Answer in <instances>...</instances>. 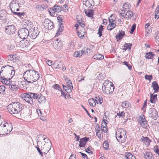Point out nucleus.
<instances>
[{
  "label": "nucleus",
  "instance_id": "obj_1",
  "mask_svg": "<svg viewBox=\"0 0 159 159\" xmlns=\"http://www.w3.org/2000/svg\"><path fill=\"white\" fill-rule=\"evenodd\" d=\"M23 77L28 83H33L39 79L40 76L38 71L29 70L24 73Z\"/></svg>",
  "mask_w": 159,
  "mask_h": 159
},
{
  "label": "nucleus",
  "instance_id": "obj_2",
  "mask_svg": "<svg viewBox=\"0 0 159 159\" xmlns=\"http://www.w3.org/2000/svg\"><path fill=\"white\" fill-rule=\"evenodd\" d=\"M23 107L22 104L20 102H14L9 104L7 108L11 114L16 115L19 114L21 111Z\"/></svg>",
  "mask_w": 159,
  "mask_h": 159
},
{
  "label": "nucleus",
  "instance_id": "obj_3",
  "mask_svg": "<svg viewBox=\"0 0 159 159\" xmlns=\"http://www.w3.org/2000/svg\"><path fill=\"white\" fill-rule=\"evenodd\" d=\"M126 130L123 128H119L116 131V137L117 141L120 143L125 142L127 138Z\"/></svg>",
  "mask_w": 159,
  "mask_h": 159
},
{
  "label": "nucleus",
  "instance_id": "obj_4",
  "mask_svg": "<svg viewBox=\"0 0 159 159\" xmlns=\"http://www.w3.org/2000/svg\"><path fill=\"white\" fill-rule=\"evenodd\" d=\"M39 95L37 93L28 92V93H24L22 95V98H24V100L30 104L31 105L33 103V99H37Z\"/></svg>",
  "mask_w": 159,
  "mask_h": 159
},
{
  "label": "nucleus",
  "instance_id": "obj_5",
  "mask_svg": "<svg viewBox=\"0 0 159 159\" xmlns=\"http://www.w3.org/2000/svg\"><path fill=\"white\" fill-rule=\"evenodd\" d=\"M18 35L22 39H25L29 35V32L26 28L20 29L18 32Z\"/></svg>",
  "mask_w": 159,
  "mask_h": 159
},
{
  "label": "nucleus",
  "instance_id": "obj_6",
  "mask_svg": "<svg viewBox=\"0 0 159 159\" xmlns=\"http://www.w3.org/2000/svg\"><path fill=\"white\" fill-rule=\"evenodd\" d=\"M45 143L43 145V147L41 146V150L43 151V153L46 154L50 150L52 145L50 140L48 139L47 142H45Z\"/></svg>",
  "mask_w": 159,
  "mask_h": 159
},
{
  "label": "nucleus",
  "instance_id": "obj_7",
  "mask_svg": "<svg viewBox=\"0 0 159 159\" xmlns=\"http://www.w3.org/2000/svg\"><path fill=\"white\" fill-rule=\"evenodd\" d=\"M148 116L152 119L156 120L158 116V112L155 108H151L149 110Z\"/></svg>",
  "mask_w": 159,
  "mask_h": 159
},
{
  "label": "nucleus",
  "instance_id": "obj_8",
  "mask_svg": "<svg viewBox=\"0 0 159 159\" xmlns=\"http://www.w3.org/2000/svg\"><path fill=\"white\" fill-rule=\"evenodd\" d=\"M10 66L9 65H6L2 67L0 72V75L1 76H2L4 77L7 76L8 74H9Z\"/></svg>",
  "mask_w": 159,
  "mask_h": 159
},
{
  "label": "nucleus",
  "instance_id": "obj_9",
  "mask_svg": "<svg viewBox=\"0 0 159 159\" xmlns=\"http://www.w3.org/2000/svg\"><path fill=\"white\" fill-rule=\"evenodd\" d=\"M30 37L32 39H35L39 35L40 31L37 27H34L30 29Z\"/></svg>",
  "mask_w": 159,
  "mask_h": 159
},
{
  "label": "nucleus",
  "instance_id": "obj_10",
  "mask_svg": "<svg viewBox=\"0 0 159 159\" xmlns=\"http://www.w3.org/2000/svg\"><path fill=\"white\" fill-rule=\"evenodd\" d=\"M138 122L141 126L144 128H146L148 125L147 121L146 120L144 116L143 115H142L139 116Z\"/></svg>",
  "mask_w": 159,
  "mask_h": 159
},
{
  "label": "nucleus",
  "instance_id": "obj_11",
  "mask_svg": "<svg viewBox=\"0 0 159 159\" xmlns=\"http://www.w3.org/2000/svg\"><path fill=\"white\" fill-rule=\"evenodd\" d=\"M5 31L7 34H11L15 33L16 27L13 25H7L5 29Z\"/></svg>",
  "mask_w": 159,
  "mask_h": 159
},
{
  "label": "nucleus",
  "instance_id": "obj_12",
  "mask_svg": "<svg viewBox=\"0 0 159 159\" xmlns=\"http://www.w3.org/2000/svg\"><path fill=\"white\" fill-rule=\"evenodd\" d=\"M43 25L46 29L52 30L53 27V23L50 20L47 19L44 22Z\"/></svg>",
  "mask_w": 159,
  "mask_h": 159
},
{
  "label": "nucleus",
  "instance_id": "obj_13",
  "mask_svg": "<svg viewBox=\"0 0 159 159\" xmlns=\"http://www.w3.org/2000/svg\"><path fill=\"white\" fill-rule=\"evenodd\" d=\"M11 129H8L2 127V124L0 125V135H4L10 132L12 129V126L11 125Z\"/></svg>",
  "mask_w": 159,
  "mask_h": 159
},
{
  "label": "nucleus",
  "instance_id": "obj_14",
  "mask_svg": "<svg viewBox=\"0 0 159 159\" xmlns=\"http://www.w3.org/2000/svg\"><path fill=\"white\" fill-rule=\"evenodd\" d=\"M104 89H103V87H102V90L103 91V92L105 93H106L107 94H109L110 93H112L114 91V90L112 88H111L109 84L107 85H104Z\"/></svg>",
  "mask_w": 159,
  "mask_h": 159
},
{
  "label": "nucleus",
  "instance_id": "obj_15",
  "mask_svg": "<svg viewBox=\"0 0 159 159\" xmlns=\"http://www.w3.org/2000/svg\"><path fill=\"white\" fill-rule=\"evenodd\" d=\"M89 140V138L85 137L80 139L79 146L80 148L84 147L87 142Z\"/></svg>",
  "mask_w": 159,
  "mask_h": 159
},
{
  "label": "nucleus",
  "instance_id": "obj_16",
  "mask_svg": "<svg viewBox=\"0 0 159 159\" xmlns=\"http://www.w3.org/2000/svg\"><path fill=\"white\" fill-rule=\"evenodd\" d=\"M0 80L3 84L9 86V85L12 84L10 78L8 79L7 78H5L4 76H1L0 77Z\"/></svg>",
  "mask_w": 159,
  "mask_h": 159
},
{
  "label": "nucleus",
  "instance_id": "obj_17",
  "mask_svg": "<svg viewBox=\"0 0 159 159\" xmlns=\"http://www.w3.org/2000/svg\"><path fill=\"white\" fill-rule=\"evenodd\" d=\"M140 141L143 142L147 146L149 145L151 141L149 138L147 137H144L142 136L140 139Z\"/></svg>",
  "mask_w": 159,
  "mask_h": 159
},
{
  "label": "nucleus",
  "instance_id": "obj_18",
  "mask_svg": "<svg viewBox=\"0 0 159 159\" xmlns=\"http://www.w3.org/2000/svg\"><path fill=\"white\" fill-rule=\"evenodd\" d=\"M125 35V32L123 30L119 31V33L116 36V38L117 39V41L118 42L119 40H121L123 37Z\"/></svg>",
  "mask_w": 159,
  "mask_h": 159
},
{
  "label": "nucleus",
  "instance_id": "obj_19",
  "mask_svg": "<svg viewBox=\"0 0 159 159\" xmlns=\"http://www.w3.org/2000/svg\"><path fill=\"white\" fill-rule=\"evenodd\" d=\"M62 66V63L60 61H55L52 64V68L55 69H59Z\"/></svg>",
  "mask_w": 159,
  "mask_h": 159
},
{
  "label": "nucleus",
  "instance_id": "obj_20",
  "mask_svg": "<svg viewBox=\"0 0 159 159\" xmlns=\"http://www.w3.org/2000/svg\"><path fill=\"white\" fill-rule=\"evenodd\" d=\"M20 46L22 48H23L29 46L30 45V43L29 42V41L28 40L25 41L22 40L20 42Z\"/></svg>",
  "mask_w": 159,
  "mask_h": 159
},
{
  "label": "nucleus",
  "instance_id": "obj_21",
  "mask_svg": "<svg viewBox=\"0 0 159 159\" xmlns=\"http://www.w3.org/2000/svg\"><path fill=\"white\" fill-rule=\"evenodd\" d=\"M152 87L154 90V93L158 92L159 91V86L157 83L155 81L152 82Z\"/></svg>",
  "mask_w": 159,
  "mask_h": 159
},
{
  "label": "nucleus",
  "instance_id": "obj_22",
  "mask_svg": "<svg viewBox=\"0 0 159 159\" xmlns=\"http://www.w3.org/2000/svg\"><path fill=\"white\" fill-rule=\"evenodd\" d=\"M38 101L39 103L43 104L46 101V98L45 97L41 94H39L38 97L37 98Z\"/></svg>",
  "mask_w": 159,
  "mask_h": 159
},
{
  "label": "nucleus",
  "instance_id": "obj_23",
  "mask_svg": "<svg viewBox=\"0 0 159 159\" xmlns=\"http://www.w3.org/2000/svg\"><path fill=\"white\" fill-rule=\"evenodd\" d=\"M94 10L93 9H87L84 10L85 14L88 17H92L93 16Z\"/></svg>",
  "mask_w": 159,
  "mask_h": 159
},
{
  "label": "nucleus",
  "instance_id": "obj_24",
  "mask_svg": "<svg viewBox=\"0 0 159 159\" xmlns=\"http://www.w3.org/2000/svg\"><path fill=\"white\" fill-rule=\"evenodd\" d=\"M155 55L154 54H153L152 52H148L146 53L145 57L146 58L148 59H152Z\"/></svg>",
  "mask_w": 159,
  "mask_h": 159
},
{
  "label": "nucleus",
  "instance_id": "obj_25",
  "mask_svg": "<svg viewBox=\"0 0 159 159\" xmlns=\"http://www.w3.org/2000/svg\"><path fill=\"white\" fill-rule=\"evenodd\" d=\"M157 94L153 95V94H152L150 95V102L152 103H155L157 101Z\"/></svg>",
  "mask_w": 159,
  "mask_h": 159
},
{
  "label": "nucleus",
  "instance_id": "obj_26",
  "mask_svg": "<svg viewBox=\"0 0 159 159\" xmlns=\"http://www.w3.org/2000/svg\"><path fill=\"white\" fill-rule=\"evenodd\" d=\"M122 107L125 108H131V105L127 101H124L122 102Z\"/></svg>",
  "mask_w": 159,
  "mask_h": 159
},
{
  "label": "nucleus",
  "instance_id": "obj_27",
  "mask_svg": "<svg viewBox=\"0 0 159 159\" xmlns=\"http://www.w3.org/2000/svg\"><path fill=\"white\" fill-rule=\"evenodd\" d=\"M8 59L9 60L16 61L18 60V57L17 55H9L8 56Z\"/></svg>",
  "mask_w": 159,
  "mask_h": 159
},
{
  "label": "nucleus",
  "instance_id": "obj_28",
  "mask_svg": "<svg viewBox=\"0 0 159 159\" xmlns=\"http://www.w3.org/2000/svg\"><path fill=\"white\" fill-rule=\"evenodd\" d=\"M125 156L127 159H135V157L129 152L126 153Z\"/></svg>",
  "mask_w": 159,
  "mask_h": 159
},
{
  "label": "nucleus",
  "instance_id": "obj_29",
  "mask_svg": "<svg viewBox=\"0 0 159 159\" xmlns=\"http://www.w3.org/2000/svg\"><path fill=\"white\" fill-rule=\"evenodd\" d=\"M9 88L14 91H16L18 89V86L14 84H11L9 85Z\"/></svg>",
  "mask_w": 159,
  "mask_h": 159
},
{
  "label": "nucleus",
  "instance_id": "obj_30",
  "mask_svg": "<svg viewBox=\"0 0 159 159\" xmlns=\"http://www.w3.org/2000/svg\"><path fill=\"white\" fill-rule=\"evenodd\" d=\"M53 9L55 11V12H60L62 10V8L60 7L59 6L57 5H55L53 7Z\"/></svg>",
  "mask_w": 159,
  "mask_h": 159
},
{
  "label": "nucleus",
  "instance_id": "obj_31",
  "mask_svg": "<svg viewBox=\"0 0 159 159\" xmlns=\"http://www.w3.org/2000/svg\"><path fill=\"white\" fill-rule=\"evenodd\" d=\"M152 155L150 152H145L144 154V157L145 159H152Z\"/></svg>",
  "mask_w": 159,
  "mask_h": 159
},
{
  "label": "nucleus",
  "instance_id": "obj_32",
  "mask_svg": "<svg viewBox=\"0 0 159 159\" xmlns=\"http://www.w3.org/2000/svg\"><path fill=\"white\" fill-rule=\"evenodd\" d=\"M93 58L96 60H102L104 58V56L100 54H96L93 56Z\"/></svg>",
  "mask_w": 159,
  "mask_h": 159
},
{
  "label": "nucleus",
  "instance_id": "obj_33",
  "mask_svg": "<svg viewBox=\"0 0 159 159\" xmlns=\"http://www.w3.org/2000/svg\"><path fill=\"white\" fill-rule=\"evenodd\" d=\"M95 101L97 104H102L103 102L102 98L101 97L96 96L95 97Z\"/></svg>",
  "mask_w": 159,
  "mask_h": 159
},
{
  "label": "nucleus",
  "instance_id": "obj_34",
  "mask_svg": "<svg viewBox=\"0 0 159 159\" xmlns=\"http://www.w3.org/2000/svg\"><path fill=\"white\" fill-rule=\"evenodd\" d=\"M93 0H87L85 1V3H84L86 6L88 7H90V6H92V4L93 3Z\"/></svg>",
  "mask_w": 159,
  "mask_h": 159
},
{
  "label": "nucleus",
  "instance_id": "obj_35",
  "mask_svg": "<svg viewBox=\"0 0 159 159\" xmlns=\"http://www.w3.org/2000/svg\"><path fill=\"white\" fill-rule=\"evenodd\" d=\"M132 45V44L131 43H125L124 45V47L125 48H123V50L125 51H126L127 49H129V50H131V47Z\"/></svg>",
  "mask_w": 159,
  "mask_h": 159
},
{
  "label": "nucleus",
  "instance_id": "obj_36",
  "mask_svg": "<svg viewBox=\"0 0 159 159\" xmlns=\"http://www.w3.org/2000/svg\"><path fill=\"white\" fill-rule=\"evenodd\" d=\"M133 15V12L132 11H129L125 14V18L129 19L131 18Z\"/></svg>",
  "mask_w": 159,
  "mask_h": 159
},
{
  "label": "nucleus",
  "instance_id": "obj_37",
  "mask_svg": "<svg viewBox=\"0 0 159 159\" xmlns=\"http://www.w3.org/2000/svg\"><path fill=\"white\" fill-rule=\"evenodd\" d=\"M116 24L115 23H111L109 24L107 27L108 30H111L116 26Z\"/></svg>",
  "mask_w": 159,
  "mask_h": 159
},
{
  "label": "nucleus",
  "instance_id": "obj_38",
  "mask_svg": "<svg viewBox=\"0 0 159 159\" xmlns=\"http://www.w3.org/2000/svg\"><path fill=\"white\" fill-rule=\"evenodd\" d=\"M89 103L90 106L94 107L96 105V103L93 98L90 99L89 100Z\"/></svg>",
  "mask_w": 159,
  "mask_h": 159
},
{
  "label": "nucleus",
  "instance_id": "obj_39",
  "mask_svg": "<svg viewBox=\"0 0 159 159\" xmlns=\"http://www.w3.org/2000/svg\"><path fill=\"white\" fill-rule=\"evenodd\" d=\"M131 7V5L128 2H126L124 3L123 8L125 10H127L130 8Z\"/></svg>",
  "mask_w": 159,
  "mask_h": 159
},
{
  "label": "nucleus",
  "instance_id": "obj_40",
  "mask_svg": "<svg viewBox=\"0 0 159 159\" xmlns=\"http://www.w3.org/2000/svg\"><path fill=\"white\" fill-rule=\"evenodd\" d=\"M82 30H81L80 31H77L78 36L81 39H82L84 36V32L83 31H82Z\"/></svg>",
  "mask_w": 159,
  "mask_h": 159
},
{
  "label": "nucleus",
  "instance_id": "obj_41",
  "mask_svg": "<svg viewBox=\"0 0 159 159\" xmlns=\"http://www.w3.org/2000/svg\"><path fill=\"white\" fill-rule=\"evenodd\" d=\"M103 146L104 148L106 150H107L109 149V144L107 140L104 141L103 144Z\"/></svg>",
  "mask_w": 159,
  "mask_h": 159
},
{
  "label": "nucleus",
  "instance_id": "obj_42",
  "mask_svg": "<svg viewBox=\"0 0 159 159\" xmlns=\"http://www.w3.org/2000/svg\"><path fill=\"white\" fill-rule=\"evenodd\" d=\"M63 29L64 27H59L58 30H57V32L56 34L55 37L58 36V35L61 34L63 30Z\"/></svg>",
  "mask_w": 159,
  "mask_h": 159
},
{
  "label": "nucleus",
  "instance_id": "obj_43",
  "mask_svg": "<svg viewBox=\"0 0 159 159\" xmlns=\"http://www.w3.org/2000/svg\"><path fill=\"white\" fill-rule=\"evenodd\" d=\"M125 113L123 111H121V112H119V113H117V115L116 116L115 118H116L117 116H118L119 117H122V118H124L125 116Z\"/></svg>",
  "mask_w": 159,
  "mask_h": 159
},
{
  "label": "nucleus",
  "instance_id": "obj_44",
  "mask_svg": "<svg viewBox=\"0 0 159 159\" xmlns=\"http://www.w3.org/2000/svg\"><path fill=\"white\" fill-rule=\"evenodd\" d=\"M52 88L60 91L62 90L61 87L58 84L53 85L52 86Z\"/></svg>",
  "mask_w": 159,
  "mask_h": 159
},
{
  "label": "nucleus",
  "instance_id": "obj_45",
  "mask_svg": "<svg viewBox=\"0 0 159 159\" xmlns=\"http://www.w3.org/2000/svg\"><path fill=\"white\" fill-rule=\"evenodd\" d=\"M9 74H10V72H11V74L12 75H13L12 76L14 75L15 74V70H14V67L11 66H10V68H9Z\"/></svg>",
  "mask_w": 159,
  "mask_h": 159
},
{
  "label": "nucleus",
  "instance_id": "obj_46",
  "mask_svg": "<svg viewBox=\"0 0 159 159\" xmlns=\"http://www.w3.org/2000/svg\"><path fill=\"white\" fill-rule=\"evenodd\" d=\"M112 15H111L109 18L108 20L110 23H114V22L115 20V17H112Z\"/></svg>",
  "mask_w": 159,
  "mask_h": 159
},
{
  "label": "nucleus",
  "instance_id": "obj_47",
  "mask_svg": "<svg viewBox=\"0 0 159 159\" xmlns=\"http://www.w3.org/2000/svg\"><path fill=\"white\" fill-rule=\"evenodd\" d=\"M72 89V87L70 86H67L65 90L67 93H69L71 92Z\"/></svg>",
  "mask_w": 159,
  "mask_h": 159
},
{
  "label": "nucleus",
  "instance_id": "obj_48",
  "mask_svg": "<svg viewBox=\"0 0 159 159\" xmlns=\"http://www.w3.org/2000/svg\"><path fill=\"white\" fill-rule=\"evenodd\" d=\"M65 81L67 84V86H70L72 87V88L73 89V87L71 81L69 79H66L65 80Z\"/></svg>",
  "mask_w": 159,
  "mask_h": 159
},
{
  "label": "nucleus",
  "instance_id": "obj_49",
  "mask_svg": "<svg viewBox=\"0 0 159 159\" xmlns=\"http://www.w3.org/2000/svg\"><path fill=\"white\" fill-rule=\"evenodd\" d=\"M82 16L81 15H78L76 17V20L78 24L82 22V20L81 19Z\"/></svg>",
  "mask_w": 159,
  "mask_h": 159
},
{
  "label": "nucleus",
  "instance_id": "obj_50",
  "mask_svg": "<svg viewBox=\"0 0 159 159\" xmlns=\"http://www.w3.org/2000/svg\"><path fill=\"white\" fill-rule=\"evenodd\" d=\"M145 79L148 80L149 82H150L151 80H152L153 78L152 75H145Z\"/></svg>",
  "mask_w": 159,
  "mask_h": 159
},
{
  "label": "nucleus",
  "instance_id": "obj_51",
  "mask_svg": "<svg viewBox=\"0 0 159 159\" xmlns=\"http://www.w3.org/2000/svg\"><path fill=\"white\" fill-rule=\"evenodd\" d=\"M6 89V87L4 85L0 86V93H4Z\"/></svg>",
  "mask_w": 159,
  "mask_h": 159
},
{
  "label": "nucleus",
  "instance_id": "obj_52",
  "mask_svg": "<svg viewBox=\"0 0 159 159\" xmlns=\"http://www.w3.org/2000/svg\"><path fill=\"white\" fill-rule=\"evenodd\" d=\"M136 25L135 24H134L132 26L131 28L130 31V33L132 34H133V32L135 30L136 28Z\"/></svg>",
  "mask_w": 159,
  "mask_h": 159
},
{
  "label": "nucleus",
  "instance_id": "obj_53",
  "mask_svg": "<svg viewBox=\"0 0 159 159\" xmlns=\"http://www.w3.org/2000/svg\"><path fill=\"white\" fill-rule=\"evenodd\" d=\"M154 152L159 155V145L154 147Z\"/></svg>",
  "mask_w": 159,
  "mask_h": 159
},
{
  "label": "nucleus",
  "instance_id": "obj_54",
  "mask_svg": "<svg viewBox=\"0 0 159 159\" xmlns=\"http://www.w3.org/2000/svg\"><path fill=\"white\" fill-rule=\"evenodd\" d=\"M124 64L127 66L129 70L132 69V66L129 64L128 62L125 61L123 62Z\"/></svg>",
  "mask_w": 159,
  "mask_h": 159
},
{
  "label": "nucleus",
  "instance_id": "obj_55",
  "mask_svg": "<svg viewBox=\"0 0 159 159\" xmlns=\"http://www.w3.org/2000/svg\"><path fill=\"white\" fill-rule=\"evenodd\" d=\"M102 120L103 121L102 122L101 124L102 127H107L106 121H107V120L104 118Z\"/></svg>",
  "mask_w": 159,
  "mask_h": 159
},
{
  "label": "nucleus",
  "instance_id": "obj_56",
  "mask_svg": "<svg viewBox=\"0 0 159 159\" xmlns=\"http://www.w3.org/2000/svg\"><path fill=\"white\" fill-rule=\"evenodd\" d=\"M35 148H37V149L38 150V151L39 153V154L40 155H41V156L42 157H43V152L41 151L42 150H41V148L40 149L39 147V146H36Z\"/></svg>",
  "mask_w": 159,
  "mask_h": 159
},
{
  "label": "nucleus",
  "instance_id": "obj_57",
  "mask_svg": "<svg viewBox=\"0 0 159 159\" xmlns=\"http://www.w3.org/2000/svg\"><path fill=\"white\" fill-rule=\"evenodd\" d=\"M50 9L51 10H49L48 11L50 14V15L52 16H53L55 14V11L52 8V9L51 8H50Z\"/></svg>",
  "mask_w": 159,
  "mask_h": 159
},
{
  "label": "nucleus",
  "instance_id": "obj_58",
  "mask_svg": "<svg viewBox=\"0 0 159 159\" xmlns=\"http://www.w3.org/2000/svg\"><path fill=\"white\" fill-rule=\"evenodd\" d=\"M13 13L14 14L17 15L20 17L23 16L24 14V13H21V12H14Z\"/></svg>",
  "mask_w": 159,
  "mask_h": 159
},
{
  "label": "nucleus",
  "instance_id": "obj_59",
  "mask_svg": "<svg viewBox=\"0 0 159 159\" xmlns=\"http://www.w3.org/2000/svg\"><path fill=\"white\" fill-rule=\"evenodd\" d=\"M156 11V13L155 15V18L156 19H158L159 18V11Z\"/></svg>",
  "mask_w": 159,
  "mask_h": 159
},
{
  "label": "nucleus",
  "instance_id": "obj_60",
  "mask_svg": "<svg viewBox=\"0 0 159 159\" xmlns=\"http://www.w3.org/2000/svg\"><path fill=\"white\" fill-rule=\"evenodd\" d=\"M43 143L41 142V141H39L37 143V146H39V147H40V148H41V146L42 147H43Z\"/></svg>",
  "mask_w": 159,
  "mask_h": 159
},
{
  "label": "nucleus",
  "instance_id": "obj_61",
  "mask_svg": "<svg viewBox=\"0 0 159 159\" xmlns=\"http://www.w3.org/2000/svg\"><path fill=\"white\" fill-rule=\"evenodd\" d=\"M85 151L86 152L89 154H93V152L90 150V148H89V147L88 148H86L85 149Z\"/></svg>",
  "mask_w": 159,
  "mask_h": 159
},
{
  "label": "nucleus",
  "instance_id": "obj_62",
  "mask_svg": "<svg viewBox=\"0 0 159 159\" xmlns=\"http://www.w3.org/2000/svg\"><path fill=\"white\" fill-rule=\"evenodd\" d=\"M147 100L145 101L144 102L143 107H142V109L144 110H146V107L147 106Z\"/></svg>",
  "mask_w": 159,
  "mask_h": 159
},
{
  "label": "nucleus",
  "instance_id": "obj_63",
  "mask_svg": "<svg viewBox=\"0 0 159 159\" xmlns=\"http://www.w3.org/2000/svg\"><path fill=\"white\" fill-rule=\"evenodd\" d=\"M61 96L64 98L65 99H66V94L62 90L61 91Z\"/></svg>",
  "mask_w": 159,
  "mask_h": 159
},
{
  "label": "nucleus",
  "instance_id": "obj_64",
  "mask_svg": "<svg viewBox=\"0 0 159 159\" xmlns=\"http://www.w3.org/2000/svg\"><path fill=\"white\" fill-rule=\"evenodd\" d=\"M76 155L73 154V153H72L70 156L69 159H76Z\"/></svg>",
  "mask_w": 159,
  "mask_h": 159
}]
</instances>
